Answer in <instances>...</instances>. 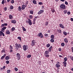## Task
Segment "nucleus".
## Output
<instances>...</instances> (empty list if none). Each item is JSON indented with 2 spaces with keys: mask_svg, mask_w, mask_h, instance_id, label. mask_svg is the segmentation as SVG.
Returning <instances> with one entry per match:
<instances>
[{
  "mask_svg": "<svg viewBox=\"0 0 73 73\" xmlns=\"http://www.w3.org/2000/svg\"><path fill=\"white\" fill-rule=\"evenodd\" d=\"M23 49L24 50L26 51L28 49V47L27 45H24L23 46Z\"/></svg>",
  "mask_w": 73,
  "mask_h": 73,
  "instance_id": "f257e3e1",
  "label": "nucleus"
},
{
  "mask_svg": "<svg viewBox=\"0 0 73 73\" xmlns=\"http://www.w3.org/2000/svg\"><path fill=\"white\" fill-rule=\"evenodd\" d=\"M36 42L35 40H33L32 41V42L31 43V46H35L36 45Z\"/></svg>",
  "mask_w": 73,
  "mask_h": 73,
  "instance_id": "f03ea898",
  "label": "nucleus"
},
{
  "mask_svg": "<svg viewBox=\"0 0 73 73\" xmlns=\"http://www.w3.org/2000/svg\"><path fill=\"white\" fill-rule=\"evenodd\" d=\"M60 7L61 8L63 9H65L66 8L65 5L63 4L60 5Z\"/></svg>",
  "mask_w": 73,
  "mask_h": 73,
  "instance_id": "7ed1b4c3",
  "label": "nucleus"
},
{
  "mask_svg": "<svg viewBox=\"0 0 73 73\" xmlns=\"http://www.w3.org/2000/svg\"><path fill=\"white\" fill-rule=\"evenodd\" d=\"M38 36L40 38H43L44 37L42 34V33H39V34L38 35Z\"/></svg>",
  "mask_w": 73,
  "mask_h": 73,
  "instance_id": "20e7f679",
  "label": "nucleus"
},
{
  "mask_svg": "<svg viewBox=\"0 0 73 73\" xmlns=\"http://www.w3.org/2000/svg\"><path fill=\"white\" fill-rule=\"evenodd\" d=\"M9 48V49L10 50V53H12V52H13V47H12V46L11 45H10Z\"/></svg>",
  "mask_w": 73,
  "mask_h": 73,
  "instance_id": "39448f33",
  "label": "nucleus"
},
{
  "mask_svg": "<svg viewBox=\"0 0 73 73\" xmlns=\"http://www.w3.org/2000/svg\"><path fill=\"white\" fill-rule=\"evenodd\" d=\"M28 20H29V24L30 25H32V21H31V20L29 19H28Z\"/></svg>",
  "mask_w": 73,
  "mask_h": 73,
  "instance_id": "423d86ee",
  "label": "nucleus"
},
{
  "mask_svg": "<svg viewBox=\"0 0 73 73\" xmlns=\"http://www.w3.org/2000/svg\"><path fill=\"white\" fill-rule=\"evenodd\" d=\"M44 11L42 10H41L40 11L38 12V15H40V14H41V13H42L44 12Z\"/></svg>",
  "mask_w": 73,
  "mask_h": 73,
  "instance_id": "0eeeda50",
  "label": "nucleus"
},
{
  "mask_svg": "<svg viewBox=\"0 0 73 73\" xmlns=\"http://www.w3.org/2000/svg\"><path fill=\"white\" fill-rule=\"evenodd\" d=\"M15 45L16 49H18L19 48V46L18 44H17V43H16L15 44Z\"/></svg>",
  "mask_w": 73,
  "mask_h": 73,
  "instance_id": "6e6552de",
  "label": "nucleus"
},
{
  "mask_svg": "<svg viewBox=\"0 0 73 73\" xmlns=\"http://www.w3.org/2000/svg\"><path fill=\"white\" fill-rule=\"evenodd\" d=\"M2 35L3 36H5V35L4 34V33H3V32L1 31H0V36H2Z\"/></svg>",
  "mask_w": 73,
  "mask_h": 73,
  "instance_id": "1a4fd4ad",
  "label": "nucleus"
},
{
  "mask_svg": "<svg viewBox=\"0 0 73 73\" xmlns=\"http://www.w3.org/2000/svg\"><path fill=\"white\" fill-rule=\"evenodd\" d=\"M8 25V24L7 23H4L2 24L1 25V27H4V26H7Z\"/></svg>",
  "mask_w": 73,
  "mask_h": 73,
  "instance_id": "9d476101",
  "label": "nucleus"
},
{
  "mask_svg": "<svg viewBox=\"0 0 73 73\" xmlns=\"http://www.w3.org/2000/svg\"><path fill=\"white\" fill-rule=\"evenodd\" d=\"M59 26L61 28H63V29H64V28H65V27H64L63 25L61 24H60Z\"/></svg>",
  "mask_w": 73,
  "mask_h": 73,
  "instance_id": "9b49d317",
  "label": "nucleus"
},
{
  "mask_svg": "<svg viewBox=\"0 0 73 73\" xmlns=\"http://www.w3.org/2000/svg\"><path fill=\"white\" fill-rule=\"evenodd\" d=\"M63 64H64V67H66V64H67V63H66V62L64 61L63 62Z\"/></svg>",
  "mask_w": 73,
  "mask_h": 73,
  "instance_id": "f8f14e48",
  "label": "nucleus"
},
{
  "mask_svg": "<svg viewBox=\"0 0 73 73\" xmlns=\"http://www.w3.org/2000/svg\"><path fill=\"white\" fill-rule=\"evenodd\" d=\"M9 56H6L5 58V59L6 60H8L9 59Z\"/></svg>",
  "mask_w": 73,
  "mask_h": 73,
  "instance_id": "ddd939ff",
  "label": "nucleus"
},
{
  "mask_svg": "<svg viewBox=\"0 0 73 73\" xmlns=\"http://www.w3.org/2000/svg\"><path fill=\"white\" fill-rule=\"evenodd\" d=\"M11 23L13 24H16V21L15 20H11Z\"/></svg>",
  "mask_w": 73,
  "mask_h": 73,
  "instance_id": "4468645a",
  "label": "nucleus"
},
{
  "mask_svg": "<svg viewBox=\"0 0 73 73\" xmlns=\"http://www.w3.org/2000/svg\"><path fill=\"white\" fill-rule=\"evenodd\" d=\"M11 33L9 32V30H8L6 31V34L7 35H9Z\"/></svg>",
  "mask_w": 73,
  "mask_h": 73,
  "instance_id": "2eb2a0df",
  "label": "nucleus"
},
{
  "mask_svg": "<svg viewBox=\"0 0 73 73\" xmlns=\"http://www.w3.org/2000/svg\"><path fill=\"white\" fill-rule=\"evenodd\" d=\"M9 19H13V16L11 15H10L9 16Z\"/></svg>",
  "mask_w": 73,
  "mask_h": 73,
  "instance_id": "dca6fc26",
  "label": "nucleus"
},
{
  "mask_svg": "<svg viewBox=\"0 0 73 73\" xmlns=\"http://www.w3.org/2000/svg\"><path fill=\"white\" fill-rule=\"evenodd\" d=\"M33 3L34 4H37V2L36 0H33Z\"/></svg>",
  "mask_w": 73,
  "mask_h": 73,
  "instance_id": "f3484780",
  "label": "nucleus"
},
{
  "mask_svg": "<svg viewBox=\"0 0 73 73\" xmlns=\"http://www.w3.org/2000/svg\"><path fill=\"white\" fill-rule=\"evenodd\" d=\"M49 53V50H47L45 52V53L46 54H48Z\"/></svg>",
  "mask_w": 73,
  "mask_h": 73,
  "instance_id": "a211bd4d",
  "label": "nucleus"
},
{
  "mask_svg": "<svg viewBox=\"0 0 73 73\" xmlns=\"http://www.w3.org/2000/svg\"><path fill=\"white\" fill-rule=\"evenodd\" d=\"M64 41L66 43H68V39H67V38H65L64 39Z\"/></svg>",
  "mask_w": 73,
  "mask_h": 73,
  "instance_id": "6ab92c4d",
  "label": "nucleus"
},
{
  "mask_svg": "<svg viewBox=\"0 0 73 73\" xmlns=\"http://www.w3.org/2000/svg\"><path fill=\"white\" fill-rule=\"evenodd\" d=\"M52 46H51L49 48L48 51L49 52H51L52 51Z\"/></svg>",
  "mask_w": 73,
  "mask_h": 73,
  "instance_id": "aec40b11",
  "label": "nucleus"
},
{
  "mask_svg": "<svg viewBox=\"0 0 73 73\" xmlns=\"http://www.w3.org/2000/svg\"><path fill=\"white\" fill-rule=\"evenodd\" d=\"M25 5H23L22 6V10H24V9H25Z\"/></svg>",
  "mask_w": 73,
  "mask_h": 73,
  "instance_id": "412c9836",
  "label": "nucleus"
},
{
  "mask_svg": "<svg viewBox=\"0 0 73 73\" xmlns=\"http://www.w3.org/2000/svg\"><path fill=\"white\" fill-rule=\"evenodd\" d=\"M56 31H57V32H58V33H61L62 31L61 30H59L58 29H57L56 30Z\"/></svg>",
  "mask_w": 73,
  "mask_h": 73,
  "instance_id": "4be33fe9",
  "label": "nucleus"
},
{
  "mask_svg": "<svg viewBox=\"0 0 73 73\" xmlns=\"http://www.w3.org/2000/svg\"><path fill=\"white\" fill-rule=\"evenodd\" d=\"M18 9L19 11H21V9H22V8H21V7H20V6H19Z\"/></svg>",
  "mask_w": 73,
  "mask_h": 73,
  "instance_id": "5701e85b",
  "label": "nucleus"
},
{
  "mask_svg": "<svg viewBox=\"0 0 73 73\" xmlns=\"http://www.w3.org/2000/svg\"><path fill=\"white\" fill-rule=\"evenodd\" d=\"M56 66L57 68H58L60 67V65L57 64H56Z\"/></svg>",
  "mask_w": 73,
  "mask_h": 73,
  "instance_id": "b1692460",
  "label": "nucleus"
},
{
  "mask_svg": "<svg viewBox=\"0 0 73 73\" xmlns=\"http://www.w3.org/2000/svg\"><path fill=\"white\" fill-rule=\"evenodd\" d=\"M50 38H53V39L54 38V35H51V36Z\"/></svg>",
  "mask_w": 73,
  "mask_h": 73,
  "instance_id": "393cba45",
  "label": "nucleus"
},
{
  "mask_svg": "<svg viewBox=\"0 0 73 73\" xmlns=\"http://www.w3.org/2000/svg\"><path fill=\"white\" fill-rule=\"evenodd\" d=\"M50 44H48L46 45L47 48H49V47H50Z\"/></svg>",
  "mask_w": 73,
  "mask_h": 73,
  "instance_id": "a878e982",
  "label": "nucleus"
},
{
  "mask_svg": "<svg viewBox=\"0 0 73 73\" xmlns=\"http://www.w3.org/2000/svg\"><path fill=\"white\" fill-rule=\"evenodd\" d=\"M63 33L65 36H66V35H67V33L65 31L63 32Z\"/></svg>",
  "mask_w": 73,
  "mask_h": 73,
  "instance_id": "bb28decb",
  "label": "nucleus"
},
{
  "mask_svg": "<svg viewBox=\"0 0 73 73\" xmlns=\"http://www.w3.org/2000/svg\"><path fill=\"white\" fill-rule=\"evenodd\" d=\"M68 12V10H64L63 11V12L65 13V14H66Z\"/></svg>",
  "mask_w": 73,
  "mask_h": 73,
  "instance_id": "cd10ccee",
  "label": "nucleus"
},
{
  "mask_svg": "<svg viewBox=\"0 0 73 73\" xmlns=\"http://www.w3.org/2000/svg\"><path fill=\"white\" fill-rule=\"evenodd\" d=\"M50 41L51 42L53 43L54 42V40L53 38H51V39H50Z\"/></svg>",
  "mask_w": 73,
  "mask_h": 73,
  "instance_id": "c85d7f7f",
  "label": "nucleus"
},
{
  "mask_svg": "<svg viewBox=\"0 0 73 73\" xmlns=\"http://www.w3.org/2000/svg\"><path fill=\"white\" fill-rule=\"evenodd\" d=\"M61 45L62 46H65V43L64 42H62L61 44Z\"/></svg>",
  "mask_w": 73,
  "mask_h": 73,
  "instance_id": "c756f323",
  "label": "nucleus"
},
{
  "mask_svg": "<svg viewBox=\"0 0 73 73\" xmlns=\"http://www.w3.org/2000/svg\"><path fill=\"white\" fill-rule=\"evenodd\" d=\"M22 29H23V31H26V29H25V27H22Z\"/></svg>",
  "mask_w": 73,
  "mask_h": 73,
  "instance_id": "7c9ffc66",
  "label": "nucleus"
},
{
  "mask_svg": "<svg viewBox=\"0 0 73 73\" xmlns=\"http://www.w3.org/2000/svg\"><path fill=\"white\" fill-rule=\"evenodd\" d=\"M5 49L2 50V51L1 52V53H5Z\"/></svg>",
  "mask_w": 73,
  "mask_h": 73,
  "instance_id": "2f4dec72",
  "label": "nucleus"
},
{
  "mask_svg": "<svg viewBox=\"0 0 73 73\" xmlns=\"http://www.w3.org/2000/svg\"><path fill=\"white\" fill-rule=\"evenodd\" d=\"M48 24H49V22H45V25L46 26H47V25H48Z\"/></svg>",
  "mask_w": 73,
  "mask_h": 73,
  "instance_id": "473e14b6",
  "label": "nucleus"
},
{
  "mask_svg": "<svg viewBox=\"0 0 73 73\" xmlns=\"http://www.w3.org/2000/svg\"><path fill=\"white\" fill-rule=\"evenodd\" d=\"M64 62H66V61H67V58L66 57H65L64 58Z\"/></svg>",
  "mask_w": 73,
  "mask_h": 73,
  "instance_id": "72a5a7b5",
  "label": "nucleus"
},
{
  "mask_svg": "<svg viewBox=\"0 0 73 73\" xmlns=\"http://www.w3.org/2000/svg\"><path fill=\"white\" fill-rule=\"evenodd\" d=\"M10 9H13V6L12 5L10 6Z\"/></svg>",
  "mask_w": 73,
  "mask_h": 73,
  "instance_id": "f704fd0d",
  "label": "nucleus"
},
{
  "mask_svg": "<svg viewBox=\"0 0 73 73\" xmlns=\"http://www.w3.org/2000/svg\"><path fill=\"white\" fill-rule=\"evenodd\" d=\"M30 12L31 14H33V10L30 11Z\"/></svg>",
  "mask_w": 73,
  "mask_h": 73,
  "instance_id": "c9c22d12",
  "label": "nucleus"
},
{
  "mask_svg": "<svg viewBox=\"0 0 73 73\" xmlns=\"http://www.w3.org/2000/svg\"><path fill=\"white\" fill-rule=\"evenodd\" d=\"M31 55L29 54V55H28L27 56V58H30V57H31Z\"/></svg>",
  "mask_w": 73,
  "mask_h": 73,
  "instance_id": "e433bc0d",
  "label": "nucleus"
},
{
  "mask_svg": "<svg viewBox=\"0 0 73 73\" xmlns=\"http://www.w3.org/2000/svg\"><path fill=\"white\" fill-rule=\"evenodd\" d=\"M51 10L52 13H54V12H56V11H55V10H54V9H51Z\"/></svg>",
  "mask_w": 73,
  "mask_h": 73,
  "instance_id": "4c0bfd02",
  "label": "nucleus"
},
{
  "mask_svg": "<svg viewBox=\"0 0 73 73\" xmlns=\"http://www.w3.org/2000/svg\"><path fill=\"white\" fill-rule=\"evenodd\" d=\"M17 39H19V40H20V41L21 40V36L18 37H17Z\"/></svg>",
  "mask_w": 73,
  "mask_h": 73,
  "instance_id": "58836bf2",
  "label": "nucleus"
},
{
  "mask_svg": "<svg viewBox=\"0 0 73 73\" xmlns=\"http://www.w3.org/2000/svg\"><path fill=\"white\" fill-rule=\"evenodd\" d=\"M17 57H19L20 56V54L19 53H17Z\"/></svg>",
  "mask_w": 73,
  "mask_h": 73,
  "instance_id": "ea45409f",
  "label": "nucleus"
},
{
  "mask_svg": "<svg viewBox=\"0 0 73 73\" xmlns=\"http://www.w3.org/2000/svg\"><path fill=\"white\" fill-rule=\"evenodd\" d=\"M70 57L71 60H72V61H73V57L71 56H70Z\"/></svg>",
  "mask_w": 73,
  "mask_h": 73,
  "instance_id": "a19ab883",
  "label": "nucleus"
},
{
  "mask_svg": "<svg viewBox=\"0 0 73 73\" xmlns=\"http://www.w3.org/2000/svg\"><path fill=\"white\" fill-rule=\"evenodd\" d=\"M11 30L12 31H14L15 30V28L14 27H13L11 29Z\"/></svg>",
  "mask_w": 73,
  "mask_h": 73,
  "instance_id": "79ce46f5",
  "label": "nucleus"
},
{
  "mask_svg": "<svg viewBox=\"0 0 73 73\" xmlns=\"http://www.w3.org/2000/svg\"><path fill=\"white\" fill-rule=\"evenodd\" d=\"M11 3H12V4H13V3H15V1L13 0H12L11 1Z\"/></svg>",
  "mask_w": 73,
  "mask_h": 73,
  "instance_id": "37998d69",
  "label": "nucleus"
},
{
  "mask_svg": "<svg viewBox=\"0 0 73 73\" xmlns=\"http://www.w3.org/2000/svg\"><path fill=\"white\" fill-rule=\"evenodd\" d=\"M6 62L7 64H8L9 63V60H7L6 61Z\"/></svg>",
  "mask_w": 73,
  "mask_h": 73,
  "instance_id": "c03bdc74",
  "label": "nucleus"
},
{
  "mask_svg": "<svg viewBox=\"0 0 73 73\" xmlns=\"http://www.w3.org/2000/svg\"><path fill=\"white\" fill-rule=\"evenodd\" d=\"M7 73H9L11 72V70H8L7 71Z\"/></svg>",
  "mask_w": 73,
  "mask_h": 73,
  "instance_id": "a18cd8bd",
  "label": "nucleus"
},
{
  "mask_svg": "<svg viewBox=\"0 0 73 73\" xmlns=\"http://www.w3.org/2000/svg\"><path fill=\"white\" fill-rule=\"evenodd\" d=\"M45 56L46 57H49L50 56V55L48 54H47L46 55H45Z\"/></svg>",
  "mask_w": 73,
  "mask_h": 73,
  "instance_id": "49530a36",
  "label": "nucleus"
},
{
  "mask_svg": "<svg viewBox=\"0 0 73 73\" xmlns=\"http://www.w3.org/2000/svg\"><path fill=\"white\" fill-rule=\"evenodd\" d=\"M21 58V57H20V56L17 57V58L18 59V60H20Z\"/></svg>",
  "mask_w": 73,
  "mask_h": 73,
  "instance_id": "de8ad7c7",
  "label": "nucleus"
},
{
  "mask_svg": "<svg viewBox=\"0 0 73 73\" xmlns=\"http://www.w3.org/2000/svg\"><path fill=\"white\" fill-rule=\"evenodd\" d=\"M7 28V27H4L2 28V29H3L5 30V29H6Z\"/></svg>",
  "mask_w": 73,
  "mask_h": 73,
  "instance_id": "09e8293b",
  "label": "nucleus"
},
{
  "mask_svg": "<svg viewBox=\"0 0 73 73\" xmlns=\"http://www.w3.org/2000/svg\"><path fill=\"white\" fill-rule=\"evenodd\" d=\"M5 58V57L3 56H2L1 58V60H3V58Z\"/></svg>",
  "mask_w": 73,
  "mask_h": 73,
  "instance_id": "8fccbe9b",
  "label": "nucleus"
},
{
  "mask_svg": "<svg viewBox=\"0 0 73 73\" xmlns=\"http://www.w3.org/2000/svg\"><path fill=\"white\" fill-rule=\"evenodd\" d=\"M38 4L39 5H42V4H43V3H42L40 2H39L38 3Z\"/></svg>",
  "mask_w": 73,
  "mask_h": 73,
  "instance_id": "3c124183",
  "label": "nucleus"
},
{
  "mask_svg": "<svg viewBox=\"0 0 73 73\" xmlns=\"http://www.w3.org/2000/svg\"><path fill=\"white\" fill-rule=\"evenodd\" d=\"M29 17L30 19H32L33 18V16L32 15H30Z\"/></svg>",
  "mask_w": 73,
  "mask_h": 73,
  "instance_id": "603ef678",
  "label": "nucleus"
},
{
  "mask_svg": "<svg viewBox=\"0 0 73 73\" xmlns=\"http://www.w3.org/2000/svg\"><path fill=\"white\" fill-rule=\"evenodd\" d=\"M7 10V8L6 7H5L4 8V11H6Z\"/></svg>",
  "mask_w": 73,
  "mask_h": 73,
  "instance_id": "864d4df0",
  "label": "nucleus"
},
{
  "mask_svg": "<svg viewBox=\"0 0 73 73\" xmlns=\"http://www.w3.org/2000/svg\"><path fill=\"white\" fill-rule=\"evenodd\" d=\"M29 3V1H27L26 2H25V4H26V5H27V4H28V3Z\"/></svg>",
  "mask_w": 73,
  "mask_h": 73,
  "instance_id": "5fc2aeb1",
  "label": "nucleus"
},
{
  "mask_svg": "<svg viewBox=\"0 0 73 73\" xmlns=\"http://www.w3.org/2000/svg\"><path fill=\"white\" fill-rule=\"evenodd\" d=\"M15 71H17V70H18V69L17 68L15 67Z\"/></svg>",
  "mask_w": 73,
  "mask_h": 73,
  "instance_id": "6e6d98bb",
  "label": "nucleus"
},
{
  "mask_svg": "<svg viewBox=\"0 0 73 73\" xmlns=\"http://www.w3.org/2000/svg\"><path fill=\"white\" fill-rule=\"evenodd\" d=\"M4 0H3L1 2V3L2 4H4Z\"/></svg>",
  "mask_w": 73,
  "mask_h": 73,
  "instance_id": "4d7b16f0",
  "label": "nucleus"
},
{
  "mask_svg": "<svg viewBox=\"0 0 73 73\" xmlns=\"http://www.w3.org/2000/svg\"><path fill=\"white\" fill-rule=\"evenodd\" d=\"M18 46H19V48H20L21 47V45L20 44H19Z\"/></svg>",
  "mask_w": 73,
  "mask_h": 73,
  "instance_id": "13d9d810",
  "label": "nucleus"
},
{
  "mask_svg": "<svg viewBox=\"0 0 73 73\" xmlns=\"http://www.w3.org/2000/svg\"><path fill=\"white\" fill-rule=\"evenodd\" d=\"M58 50L59 51V52H61V51L62 50V49H61V48H59Z\"/></svg>",
  "mask_w": 73,
  "mask_h": 73,
  "instance_id": "bf43d9fd",
  "label": "nucleus"
},
{
  "mask_svg": "<svg viewBox=\"0 0 73 73\" xmlns=\"http://www.w3.org/2000/svg\"><path fill=\"white\" fill-rule=\"evenodd\" d=\"M1 31L2 32H5V30H4V29H2Z\"/></svg>",
  "mask_w": 73,
  "mask_h": 73,
  "instance_id": "052dcab7",
  "label": "nucleus"
},
{
  "mask_svg": "<svg viewBox=\"0 0 73 73\" xmlns=\"http://www.w3.org/2000/svg\"><path fill=\"white\" fill-rule=\"evenodd\" d=\"M65 3L66 5H68V2H67V1H65Z\"/></svg>",
  "mask_w": 73,
  "mask_h": 73,
  "instance_id": "680f3d73",
  "label": "nucleus"
},
{
  "mask_svg": "<svg viewBox=\"0 0 73 73\" xmlns=\"http://www.w3.org/2000/svg\"><path fill=\"white\" fill-rule=\"evenodd\" d=\"M44 35L46 36H48V34H45Z\"/></svg>",
  "mask_w": 73,
  "mask_h": 73,
  "instance_id": "e2e57ef3",
  "label": "nucleus"
},
{
  "mask_svg": "<svg viewBox=\"0 0 73 73\" xmlns=\"http://www.w3.org/2000/svg\"><path fill=\"white\" fill-rule=\"evenodd\" d=\"M67 14L68 15H70V11H68L67 12Z\"/></svg>",
  "mask_w": 73,
  "mask_h": 73,
  "instance_id": "0e129e2a",
  "label": "nucleus"
},
{
  "mask_svg": "<svg viewBox=\"0 0 73 73\" xmlns=\"http://www.w3.org/2000/svg\"><path fill=\"white\" fill-rule=\"evenodd\" d=\"M5 68H6V66H4L3 67V70H5Z\"/></svg>",
  "mask_w": 73,
  "mask_h": 73,
  "instance_id": "69168bd1",
  "label": "nucleus"
},
{
  "mask_svg": "<svg viewBox=\"0 0 73 73\" xmlns=\"http://www.w3.org/2000/svg\"><path fill=\"white\" fill-rule=\"evenodd\" d=\"M0 70H4L3 68H0Z\"/></svg>",
  "mask_w": 73,
  "mask_h": 73,
  "instance_id": "338daca9",
  "label": "nucleus"
},
{
  "mask_svg": "<svg viewBox=\"0 0 73 73\" xmlns=\"http://www.w3.org/2000/svg\"><path fill=\"white\" fill-rule=\"evenodd\" d=\"M71 48L72 49V52L73 53V47H72Z\"/></svg>",
  "mask_w": 73,
  "mask_h": 73,
  "instance_id": "774afa93",
  "label": "nucleus"
}]
</instances>
